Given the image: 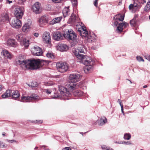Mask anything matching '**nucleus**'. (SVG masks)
I'll list each match as a JSON object with an SVG mask.
<instances>
[{
	"instance_id": "44",
	"label": "nucleus",
	"mask_w": 150,
	"mask_h": 150,
	"mask_svg": "<svg viewBox=\"0 0 150 150\" xmlns=\"http://www.w3.org/2000/svg\"><path fill=\"white\" fill-rule=\"evenodd\" d=\"M52 98H53L54 99H58L60 98L61 96L60 95L56 93L55 94L54 96H52Z\"/></svg>"
},
{
	"instance_id": "23",
	"label": "nucleus",
	"mask_w": 150,
	"mask_h": 150,
	"mask_svg": "<svg viewBox=\"0 0 150 150\" xmlns=\"http://www.w3.org/2000/svg\"><path fill=\"white\" fill-rule=\"evenodd\" d=\"M129 9L133 12H135L138 8V5L134 3L133 4H131L129 7Z\"/></svg>"
},
{
	"instance_id": "37",
	"label": "nucleus",
	"mask_w": 150,
	"mask_h": 150,
	"mask_svg": "<svg viewBox=\"0 0 150 150\" xmlns=\"http://www.w3.org/2000/svg\"><path fill=\"white\" fill-rule=\"evenodd\" d=\"M142 55L145 57L146 59L150 62V55L149 54L145 53L142 54Z\"/></svg>"
},
{
	"instance_id": "13",
	"label": "nucleus",
	"mask_w": 150,
	"mask_h": 150,
	"mask_svg": "<svg viewBox=\"0 0 150 150\" xmlns=\"http://www.w3.org/2000/svg\"><path fill=\"white\" fill-rule=\"evenodd\" d=\"M96 36L94 33H89L88 35L86 37V40L89 43H92L95 42L96 40Z\"/></svg>"
},
{
	"instance_id": "12",
	"label": "nucleus",
	"mask_w": 150,
	"mask_h": 150,
	"mask_svg": "<svg viewBox=\"0 0 150 150\" xmlns=\"http://www.w3.org/2000/svg\"><path fill=\"white\" fill-rule=\"evenodd\" d=\"M41 4L38 2L35 3L32 6V9L34 12L36 14L39 13L40 12Z\"/></svg>"
},
{
	"instance_id": "32",
	"label": "nucleus",
	"mask_w": 150,
	"mask_h": 150,
	"mask_svg": "<svg viewBox=\"0 0 150 150\" xmlns=\"http://www.w3.org/2000/svg\"><path fill=\"white\" fill-rule=\"evenodd\" d=\"M12 95L13 98L16 99L19 97L20 94L18 91H15L12 92Z\"/></svg>"
},
{
	"instance_id": "10",
	"label": "nucleus",
	"mask_w": 150,
	"mask_h": 150,
	"mask_svg": "<svg viewBox=\"0 0 150 150\" xmlns=\"http://www.w3.org/2000/svg\"><path fill=\"white\" fill-rule=\"evenodd\" d=\"M14 12V15L17 18H21L23 14V8L21 7L16 8Z\"/></svg>"
},
{
	"instance_id": "53",
	"label": "nucleus",
	"mask_w": 150,
	"mask_h": 150,
	"mask_svg": "<svg viewBox=\"0 0 150 150\" xmlns=\"http://www.w3.org/2000/svg\"><path fill=\"white\" fill-rule=\"evenodd\" d=\"M71 149L69 147H66L64 148L62 150H71Z\"/></svg>"
},
{
	"instance_id": "47",
	"label": "nucleus",
	"mask_w": 150,
	"mask_h": 150,
	"mask_svg": "<svg viewBox=\"0 0 150 150\" xmlns=\"http://www.w3.org/2000/svg\"><path fill=\"white\" fill-rule=\"evenodd\" d=\"M13 1H12L10 0H6L5 3L6 4H10Z\"/></svg>"
},
{
	"instance_id": "49",
	"label": "nucleus",
	"mask_w": 150,
	"mask_h": 150,
	"mask_svg": "<svg viewBox=\"0 0 150 150\" xmlns=\"http://www.w3.org/2000/svg\"><path fill=\"white\" fill-rule=\"evenodd\" d=\"M52 1L55 3H60L62 0H52Z\"/></svg>"
},
{
	"instance_id": "38",
	"label": "nucleus",
	"mask_w": 150,
	"mask_h": 150,
	"mask_svg": "<svg viewBox=\"0 0 150 150\" xmlns=\"http://www.w3.org/2000/svg\"><path fill=\"white\" fill-rule=\"evenodd\" d=\"M130 24L133 26H135L136 24L137 21L135 19H133L130 21Z\"/></svg>"
},
{
	"instance_id": "16",
	"label": "nucleus",
	"mask_w": 150,
	"mask_h": 150,
	"mask_svg": "<svg viewBox=\"0 0 150 150\" xmlns=\"http://www.w3.org/2000/svg\"><path fill=\"white\" fill-rule=\"evenodd\" d=\"M43 40L46 43H48L51 41L50 35L48 32H44L42 35Z\"/></svg>"
},
{
	"instance_id": "28",
	"label": "nucleus",
	"mask_w": 150,
	"mask_h": 150,
	"mask_svg": "<svg viewBox=\"0 0 150 150\" xmlns=\"http://www.w3.org/2000/svg\"><path fill=\"white\" fill-rule=\"evenodd\" d=\"M76 89H74L71 93H73L74 95L75 96H82L83 94L82 92L79 90H75Z\"/></svg>"
},
{
	"instance_id": "42",
	"label": "nucleus",
	"mask_w": 150,
	"mask_h": 150,
	"mask_svg": "<svg viewBox=\"0 0 150 150\" xmlns=\"http://www.w3.org/2000/svg\"><path fill=\"white\" fill-rule=\"evenodd\" d=\"M72 5L74 6H76L77 4V0H71Z\"/></svg>"
},
{
	"instance_id": "5",
	"label": "nucleus",
	"mask_w": 150,
	"mask_h": 150,
	"mask_svg": "<svg viewBox=\"0 0 150 150\" xmlns=\"http://www.w3.org/2000/svg\"><path fill=\"white\" fill-rule=\"evenodd\" d=\"M64 37L67 39L71 40L74 42H77V35L72 30H66L63 33Z\"/></svg>"
},
{
	"instance_id": "58",
	"label": "nucleus",
	"mask_w": 150,
	"mask_h": 150,
	"mask_svg": "<svg viewBox=\"0 0 150 150\" xmlns=\"http://www.w3.org/2000/svg\"><path fill=\"white\" fill-rule=\"evenodd\" d=\"M118 24V23L117 21H115L114 22V25L115 26H117Z\"/></svg>"
},
{
	"instance_id": "11",
	"label": "nucleus",
	"mask_w": 150,
	"mask_h": 150,
	"mask_svg": "<svg viewBox=\"0 0 150 150\" xmlns=\"http://www.w3.org/2000/svg\"><path fill=\"white\" fill-rule=\"evenodd\" d=\"M11 25L15 28H20L21 25V22L20 20L17 18L13 19L10 23Z\"/></svg>"
},
{
	"instance_id": "30",
	"label": "nucleus",
	"mask_w": 150,
	"mask_h": 150,
	"mask_svg": "<svg viewBox=\"0 0 150 150\" xmlns=\"http://www.w3.org/2000/svg\"><path fill=\"white\" fill-rule=\"evenodd\" d=\"M12 91L11 90H8L3 94L1 95L2 98H6L11 96Z\"/></svg>"
},
{
	"instance_id": "4",
	"label": "nucleus",
	"mask_w": 150,
	"mask_h": 150,
	"mask_svg": "<svg viewBox=\"0 0 150 150\" xmlns=\"http://www.w3.org/2000/svg\"><path fill=\"white\" fill-rule=\"evenodd\" d=\"M85 48L83 45H79L74 52L75 55L78 59L82 61L84 59L85 55L81 53H85Z\"/></svg>"
},
{
	"instance_id": "18",
	"label": "nucleus",
	"mask_w": 150,
	"mask_h": 150,
	"mask_svg": "<svg viewBox=\"0 0 150 150\" xmlns=\"http://www.w3.org/2000/svg\"><path fill=\"white\" fill-rule=\"evenodd\" d=\"M33 53L34 55L40 56L42 55V52L41 48L40 47H34L33 48Z\"/></svg>"
},
{
	"instance_id": "19",
	"label": "nucleus",
	"mask_w": 150,
	"mask_h": 150,
	"mask_svg": "<svg viewBox=\"0 0 150 150\" xmlns=\"http://www.w3.org/2000/svg\"><path fill=\"white\" fill-rule=\"evenodd\" d=\"M53 38L54 40L59 41L62 40L63 38V36L60 32L57 31L53 33Z\"/></svg>"
},
{
	"instance_id": "52",
	"label": "nucleus",
	"mask_w": 150,
	"mask_h": 150,
	"mask_svg": "<svg viewBox=\"0 0 150 150\" xmlns=\"http://www.w3.org/2000/svg\"><path fill=\"white\" fill-rule=\"evenodd\" d=\"M5 146L4 144L3 143L0 142V148H3Z\"/></svg>"
},
{
	"instance_id": "33",
	"label": "nucleus",
	"mask_w": 150,
	"mask_h": 150,
	"mask_svg": "<svg viewBox=\"0 0 150 150\" xmlns=\"http://www.w3.org/2000/svg\"><path fill=\"white\" fill-rule=\"evenodd\" d=\"M30 28V25L28 23H26L23 26L22 29L23 32H26L28 31Z\"/></svg>"
},
{
	"instance_id": "62",
	"label": "nucleus",
	"mask_w": 150,
	"mask_h": 150,
	"mask_svg": "<svg viewBox=\"0 0 150 150\" xmlns=\"http://www.w3.org/2000/svg\"><path fill=\"white\" fill-rule=\"evenodd\" d=\"M5 133H3L2 134V135L4 136H5Z\"/></svg>"
},
{
	"instance_id": "63",
	"label": "nucleus",
	"mask_w": 150,
	"mask_h": 150,
	"mask_svg": "<svg viewBox=\"0 0 150 150\" xmlns=\"http://www.w3.org/2000/svg\"><path fill=\"white\" fill-rule=\"evenodd\" d=\"M38 147H35V148L34 149H38Z\"/></svg>"
},
{
	"instance_id": "51",
	"label": "nucleus",
	"mask_w": 150,
	"mask_h": 150,
	"mask_svg": "<svg viewBox=\"0 0 150 150\" xmlns=\"http://www.w3.org/2000/svg\"><path fill=\"white\" fill-rule=\"evenodd\" d=\"M51 6L50 5H47V9L48 10H51Z\"/></svg>"
},
{
	"instance_id": "64",
	"label": "nucleus",
	"mask_w": 150,
	"mask_h": 150,
	"mask_svg": "<svg viewBox=\"0 0 150 150\" xmlns=\"http://www.w3.org/2000/svg\"><path fill=\"white\" fill-rule=\"evenodd\" d=\"M3 0H0V3Z\"/></svg>"
},
{
	"instance_id": "25",
	"label": "nucleus",
	"mask_w": 150,
	"mask_h": 150,
	"mask_svg": "<svg viewBox=\"0 0 150 150\" xmlns=\"http://www.w3.org/2000/svg\"><path fill=\"white\" fill-rule=\"evenodd\" d=\"M62 18V16L57 17L54 18L52 21L50 22V24L51 25L59 22Z\"/></svg>"
},
{
	"instance_id": "57",
	"label": "nucleus",
	"mask_w": 150,
	"mask_h": 150,
	"mask_svg": "<svg viewBox=\"0 0 150 150\" xmlns=\"http://www.w3.org/2000/svg\"><path fill=\"white\" fill-rule=\"evenodd\" d=\"M38 34L37 33H35L34 34V35L36 37H37L38 36Z\"/></svg>"
},
{
	"instance_id": "14",
	"label": "nucleus",
	"mask_w": 150,
	"mask_h": 150,
	"mask_svg": "<svg viewBox=\"0 0 150 150\" xmlns=\"http://www.w3.org/2000/svg\"><path fill=\"white\" fill-rule=\"evenodd\" d=\"M128 26V24L124 22L122 23H120L118 24V26L117 27L116 31L118 33H121L122 31L124 28L127 27Z\"/></svg>"
},
{
	"instance_id": "24",
	"label": "nucleus",
	"mask_w": 150,
	"mask_h": 150,
	"mask_svg": "<svg viewBox=\"0 0 150 150\" xmlns=\"http://www.w3.org/2000/svg\"><path fill=\"white\" fill-rule=\"evenodd\" d=\"M37 96H23L21 98L22 100H26V102L28 100H34L37 98Z\"/></svg>"
},
{
	"instance_id": "36",
	"label": "nucleus",
	"mask_w": 150,
	"mask_h": 150,
	"mask_svg": "<svg viewBox=\"0 0 150 150\" xmlns=\"http://www.w3.org/2000/svg\"><path fill=\"white\" fill-rule=\"evenodd\" d=\"M131 137V135L129 133H126L124 135V138L125 140H129L130 139Z\"/></svg>"
},
{
	"instance_id": "29",
	"label": "nucleus",
	"mask_w": 150,
	"mask_h": 150,
	"mask_svg": "<svg viewBox=\"0 0 150 150\" xmlns=\"http://www.w3.org/2000/svg\"><path fill=\"white\" fill-rule=\"evenodd\" d=\"M124 16L120 14L116 15L114 18V19L116 20H118L119 21H122L124 19Z\"/></svg>"
},
{
	"instance_id": "55",
	"label": "nucleus",
	"mask_w": 150,
	"mask_h": 150,
	"mask_svg": "<svg viewBox=\"0 0 150 150\" xmlns=\"http://www.w3.org/2000/svg\"><path fill=\"white\" fill-rule=\"evenodd\" d=\"M20 2H21V4H23L24 3L25 1V0H18Z\"/></svg>"
},
{
	"instance_id": "6",
	"label": "nucleus",
	"mask_w": 150,
	"mask_h": 150,
	"mask_svg": "<svg viewBox=\"0 0 150 150\" xmlns=\"http://www.w3.org/2000/svg\"><path fill=\"white\" fill-rule=\"evenodd\" d=\"M16 38L17 40L20 42L21 45H23L27 47L29 46L30 38L29 37H25L23 34L21 33L17 35Z\"/></svg>"
},
{
	"instance_id": "9",
	"label": "nucleus",
	"mask_w": 150,
	"mask_h": 150,
	"mask_svg": "<svg viewBox=\"0 0 150 150\" xmlns=\"http://www.w3.org/2000/svg\"><path fill=\"white\" fill-rule=\"evenodd\" d=\"M50 17L48 16H44L40 17L39 20L40 26L43 27L50 20Z\"/></svg>"
},
{
	"instance_id": "22",
	"label": "nucleus",
	"mask_w": 150,
	"mask_h": 150,
	"mask_svg": "<svg viewBox=\"0 0 150 150\" xmlns=\"http://www.w3.org/2000/svg\"><path fill=\"white\" fill-rule=\"evenodd\" d=\"M0 19L1 21L2 22L8 21L9 17L8 13H4L2 14L0 18Z\"/></svg>"
},
{
	"instance_id": "35",
	"label": "nucleus",
	"mask_w": 150,
	"mask_h": 150,
	"mask_svg": "<svg viewBox=\"0 0 150 150\" xmlns=\"http://www.w3.org/2000/svg\"><path fill=\"white\" fill-rule=\"evenodd\" d=\"M117 102L119 103V104L121 106L122 112L123 114V115H125V114L123 111V105L121 103V100L120 99H118L117 101Z\"/></svg>"
},
{
	"instance_id": "21",
	"label": "nucleus",
	"mask_w": 150,
	"mask_h": 150,
	"mask_svg": "<svg viewBox=\"0 0 150 150\" xmlns=\"http://www.w3.org/2000/svg\"><path fill=\"white\" fill-rule=\"evenodd\" d=\"M1 54L5 59H11L12 58L11 55L6 50H3L1 52Z\"/></svg>"
},
{
	"instance_id": "40",
	"label": "nucleus",
	"mask_w": 150,
	"mask_h": 150,
	"mask_svg": "<svg viewBox=\"0 0 150 150\" xmlns=\"http://www.w3.org/2000/svg\"><path fill=\"white\" fill-rule=\"evenodd\" d=\"M46 56L48 58L53 59L54 58V56L53 54L51 53H48L46 54Z\"/></svg>"
},
{
	"instance_id": "17",
	"label": "nucleus",
	"mask_w": 150,
	"mask_h": 150,
	"mask_svg": "<svg viewBox=\"0 0 150 150\" xmlns=\"http://www.w3.org/2000/svg\"><path fill=\"white\" fill-rule=\"evenodd\" d=\"M81 25H82V24H81ZM81 26V30L79 31L80 35L83 38H85L86 39V37L88 35L89 33H88V32L86 30L85 27L82 25Z\"/></svg>"
},
{
	"instance_id": "8",
	"label": "nucleus",
	"mask_w": 150,
	"mask_h": 150,
	"mask_svg": "<svg viewBox=\"0 0 150 150\" xmlns=\"http://www.w3.org/2000/svg\"><path fill=\"white\" fill-rule=\"evenodd\" d=\"M67 88H66L63 86H60L59 87V90L62 95L65 96L67 97L70 96L71 94V92L74 90L70 91L69 89L68 84L67 85Z\"/></svg>"
},
{
	"instance_id": "59",
	"label": "nucleus",
	"mask_w": 150,
	"mask_h": 150,
	"mask_svg": "<svg viewBox=\"0 0 150 150\" xmlns=\"http://www.w3.org/2000/svg\"><path fill=\"white\" fill-rule=\"evenodd\" d=\"M35 83V85H31L32 87H36L38 86V84L36 83Z\"/></svg>"
},
{
	"instance_id": "1",
	"label": "nucleus",
	"mask_w": 150,
	"mask_h": 150,
	"mask_svg": "<svg viewBox=\"0 0 150 150\" xmlns=\"http://www.w3.org/2000/svg\"><path fill=\"white\" fill-rule=\"evenodd\" d=\"M16 63L23 69L29 68L32 70L37 69L41 66L40 60L35 59L27 61L18 60L16 61Z\"/></svg>"
},
{
	"instance_id": "7",
	"label": "nucleus",
	"mask_w": 150,
	"mask_h": 150,
	"mask_svg": "<svg viewBox=\"0 0 150 150\" xmlns=\"http://www.w3.org/2000/svg\"><path fill=\"white\" fill-rule=\"evenodd\" d=\"M56 67L58 71L61 73L66 71L69 69L68 65L66 62H57Z\"/></svg>"
},
{
	"instance_id": "41",
	"label": "nucleus",
	"mask_w": 150,
	"mask_h": 150,
	"mask_svg": "<svg viewBox=\"0 0 150 150\" xmlns=\"http://www.w3.org/2000/svg\"><path fill=\"white\" fill-rule=\"evenodd\" d=\"M102 149L103 150H114L111 148H109L105 145H103L101 146Z\"/></svg>"
},
{
	"instance_id": "27",
	"label": "nucleus",
	"mask_w": 150,
	"mask_h": 150,
	"mask_svg": "<svg viewBox=\"0 0 150 150\" xmlns=\"http://www.w3.org/2000/svg\"><path fill=\"white\" fill-rule=\"evenodd\" d=\"M77 18L76 16L73 13H72L70 18L69 22V23H73L76 22Z\"/></svg>"
},
{
	"instance_id": "48",
	"label": "nucleus",
	"mask_w": 150,
	"mask_h": 150,
	"mask_svg": "<svg viewBox=\"0 0 150 150\" xmlns=\"http://www.w3.org/2000/svg\"><path fill=\"white\" fill-rule=\"evenodd\" d=\"M45 91H46V92L47 94H49L51 93L52 91L51 89H46Z\"/></svg>"
},
{
	"instance_id": "50",
	"label": "nucleus",
	"mask_w": 150,
	"mask_h": 150,
	"mask_svg": "<svg viewBox=\"0 0 150 150\" xmlns=\"http://www.w3.org/2000/svg\"><path fill=\"white\" fill-rule=\"evenodd\" d=\"M94 5L96 7L98 6V0H95L94 2Z\"/></svg>"
},
{
	"instance_id": "31",
	"label": "nucleus",
	"mask_w": 150,
	"mask_h": 150,
	"mask_svg": "<svg viewBox=\"0 0 150 150\" xmlns=\"http://www.w3.org/2000/svg\"><path fill=\"white\" fill-rule=\"evenodd\" d=\"M70 11L69 9V7L65 8L63 10V14L64 17L65 18L70 13Z\"/></svg>"
},
{
	"instance_id": "54",
	"label": "nucleus",
	"mask_w": 150,
	"mask_h": 150,
	"mask_svg": "<svg viewBox=\"0 0 150 150\" xmlns=\"http://www.w3.org/2000/svg\"><path fill=\"white\" fill-rule=\"evenodd\" d=\"M7 142H11V143H13V142H16V141L15 140H8L7 139Z\"/></svg>"
},
{
	"instance_id": "43",
	"label": "nucleus",
	"mask_w": 150,
	"mask_h": 150,
	"mask_svg": "<svg viewBox=\"0 0 150 150\" xmlns=\"http://www.w3.org/2000/svg\"><path fill=\"white\" fill-rule=\"evenodd\" d=\"M136 59L139 62L142 61L143 62H144V60L143 59V58L142 57L140 56H137L136 57Z\"/></svg>"
},
{
	"instance_id": "39",
	"label": "nucleus",
	"mask_w": 150,
	"mask_h": 150,
	"mask_svg": "<svg viewBox=\"0 0 150 150\" xmlns=\"http://www.w3.org/2000/svg\"><path fill=\"white\" fill-rule=\"evenodd\" d=\"M54 83L52 81H49L47 82H46L44 84L47 86H50L53 85Z\"/></svg>"
},
{
	"instance_id": "61",
	"label": "nucleus",
	"mask_w": 150,
	"mask_h": 150,
	"mask_svg": "<svg viewBox=\"0 0 150 150\" xmlns=\"http://www.w3.org/2000/svg\"><path fill=\"white\" fill-rule=\"evenodd\" d=\"M146 87H147V86L146 85H144V86H143V88H146Z\"/></svg>"
},
{
	"instance_id": "34",
	"label": "nucleus",
	"mask_w": 150,
	"mask_h": 150,
	"mask_svg": "<svg viewBox=\"0 0 150 150\" xmlns=\"http://www.w3.org/2000/svg\"><path fill=\"white\" fill-rule=\"evenodd\" d=\"M150 9V0H148L146 5L144 8V10L146 11Z\"/></svg>"
},
{
	"instance_id": "60",
	"label": "nucleus",
	"mask_w": 150,
	"mask_h": 150,
	"mask_svg": "<svg viewBox=\"0 0 150 150\" xmlns=\"http://www.w3.org/2000/svg\"><path fill=\"white\" fill-rule=\"evenodd\" d=\"M80 133L82 135V136H83V134H85L86 133V132L85 133H83V132H81Z\"/></svg>"
},
{
	"instance_id": "20",
	"label": "nucleus",
	"mask_w": 150,
	"mask_h": 150,
	"mask_svg": "<svg viewBox=\"0 0 150 150\" xmlns=\"http://www.w3.org/2000/svg\"><path fill=\"white\" fill-rule=\"evenodd\" d=\"M107 122V118L103 116L97 120V123L99 125L101 126L105 124Z\"/></svg>"
},
{
	"instance_id": "2",
	"label": "nucleus",
	"mask_w": 150,
	"mask_h": 150,
	"mask_svg": "<svg viewBox=\"0 0 150 150\" xmlns=\"http://www.w3.org/2000/svg\"><path fill=\"white\" fill-rule=\"evenodd\" d=\"M80 77L79 74H74L70 75L69 82L68 83L69 89L72 91L79 87V85L76 82L79 81Z\"/></svg>"
},
{
	"instance_id": "15",
	"label": "nucleus",
	"mask_w": 150,
	"mask_h": 150,
	"mask_svg": "<svg viewBox=\"0 0 150 150\" xmlns=\"http://www.w3.org/2000/svg\"><path fill=\"white\" fill-rule=\"evenodd\" d=\"M56 47L57 50L61 52L66 51L69 49L67 45L62 44H58Z\"/></svg>"
},
{
	"instance_id": "46",
	"label": "nucleus",
	"mask_w": 150,
	"mask_h": 150,
	"mask_svg": "<svg viewBox=\"0 0 150 150\" xmlns=\"http://www.w3.org/2000/svg\"><path fill=\"white\" fill-rule=\"evenodd\" d=\"M118 143L122 144H127V145H130V144H132V143H130L129 142H118Z\"/></svg>"
},
{
	"instance_id": "45",
	"label": "nucleus",
	"mask_w": 150,
	"mask_h": 150,
	"mask_svg": "<svg viewBox=\"0 0 150 150\" xmlns=\"http://www.w3.org/2000/svg\"><path fill=\"white\" fill-rule=\"evenodd\" d=\"M33 123H42V120H34L33 121H32L31 122Z\"/></svg>"
},
{
	"instance_id": "3",
	"label": "nucleus",
	"mask_w": 150,
	"mask_h": 150,
	"mask_svg": "<svg viewBox=\"0 0 150 150\" xmlns=\"http://www.w3.org/2000/svg\"><path fill=\"white\" fill-rule=\"evenodd\" d=\"M83 60V63L86 65L84 68V71L86 73H88L92 69L93 66L94 64V60L90 57L86 56Z\"/></svg>"
},
{
	"instance_id": "56",
	"label": "nucleus",
	"mask_w": 150,
	"mask_h": 150,
	"mask_svg": "<svg viewBox=\"0 0 150 150\" xmlns=\"http://www.w3.org/2000/svg\"><path fill=\"white\" fill-rule=\"evenodd\" d=\"M4 88V87H3L2 85H0V91H2Z\"/></svg>"
},
{
	"instance_id": "26",
	"label": "nucleus",
	"mask_w": 150,
	"mask_h": 150,
	"mask_svg": "<svg viewBox=\"0 0 150 150\" xmlns=\"http://www.w3.org/2000/svg\"><path fill=\"white\" fill-rule=\"evenodd\" d=\"M7 44L9 46L15 47L17 45V42L14 40L9 39L7 42Z\"/></svg>"
}]
</instances>
